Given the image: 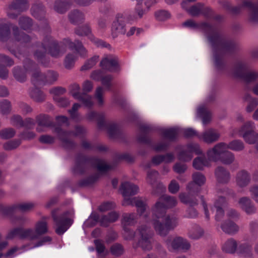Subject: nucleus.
Returning <instances> with one entry per match:
<instances>
[{
  "label": "nucleus",
  "instance_id": "7ed1b4c3",
  "mask_svg": "<svg viewBox=\"0 0 258 258\" xmlns=\"http://www.w3.org/2000/svg\"><path fill=\"white\" fill-rule=\"evenodd\" d=\"M228 147L236 151H241L243 149V146H214L207 152L208 160L201 157L196 158L193 162L194 167L197 170H202L209 165V161H219L224 164H230L234 160V156L227 150Z\"/></svg>",
  "mask_w": 258,
  "mask_h": 258
},
{
  "label": "nucleus",
  "instance_id": "c03bdc74",
  "mask_svg": "<svg viewBox=\"0 0 258 258\" xmlns=\"http://www.w3.org/2000/svg\"><path fill=\"white\" fill-rule=\"evenodd\" d=\"M29 95L30 97L37 102H42L45 99V96L43 93L36 87L31 90Z\"/></svg>",
  "mask_w": 258,
  "mask_h": 258
},
{
  "label": "nucleus",
  "instance_id": "20e7f679",
  "mask_svg": "<svg viewBox=\"0 0 258 258\" xmlns=\"http://www.w3.org/2000/svg\"><path fill=\"white\" fill-rule=\"evenodd\" d=\"M47 230V223L46 219L43 218L36 222L34 230L17 228L10 231L7 237L8 239H11L17 236L21 238L35 240L39 238L42 235L46 233Z\"/></svg>",
  "mask_w": 258,
  "mask_h": 258
},
{
  "label": "nucleus",
  "instance_id": "39448f33",
  "mask_svg": "<svg viewBox=\"0 0 258 258\" xmlns=\"http://www.w3.org/2000/svg\"><path fill=\"white\" fill-rule=\"evenodd\" d=\"M198 197L200 199L202 204L203 205L204 213L206 218L209 219L210 216V211H213V208L208 207L205 202L204 198L202 196H199L197 194L196 195H187L185 193L180 194L179 195V199L181 202L183 203L188 204L190 207L187 210V217L189 218H195L198 215V212L192 207L196 206L198 204L197 198Z\"/></svg>",
  "mask_w": 258,
  "mask_h": 258
},
{
  "label": "nucleus",
  "instance_id": "423d86ee",
  "mask_svg": "<svg viewBox=\"0 0 258 258\" xmlns=\"http://www.w3.org/2000/svg\"><path fill=\"white\" fill-rule=\"evenodd\" d=\"M153 224L156 232L160 236L167 234L169 230L174 228L178 224V219L174 214L164 216L157 219L153 215Z\"/></svg>",
  "mask_w": 258,
  "mask_h": 258
},
{
  "label": "nucleus",
  "instance_id": "1a4fd4ad",
  "mask_svg": "<svg viewBox=\"0 0 258 258\" xmlns=\"http://www.w3.org/2000/svg\"><path fill=\"white\" fill-rule=\"evenodd\" d=\"M177 203V201L175 197L163 195L152 208V214L157 219H159L164 216L167 209L174 207Z\"/></svg>",
  "mask_w": 258,
  "mask_h": 258
},
{
  "label": "nucleus",
  "instance_id": "7c9ffc66",
  "mask_svg": "<svg viewBox=\"0 0 258 258\" xmlns=\"http://www.w3.org/2000/svg\"><path fill=\"white\" fill-rule=\"evenodd\" d=\"M32 15L36 19L41 20L45 13V7L41 3L37 2L34 4L31 8Z\"/></svg>",
  "mask_w": 258,
  "mask_h": 258
},
{
  "label": "nucleus",
  "instance_id": "e2e57ef3",
  "mask_svg": "<svg viewBox=\"0 0 258 258\" xmlns=\"http://www.w3.org/2000/svg\"><path fill=\"white\" fill-rule=\"evenodd\" d=\"M98 56H94L88 59L81 68V71H86L91 69L97 62Z\"/></svg>",
  "mask_w": 258,
  "mask_h": 258
},
{
  "label": "nucleus",
  "instance_id": "603ef678",
  "mask_svg": "<svg viewBox=\"0 0 258 258\" xmlns=\"http://www.w3.org/2000/svg\"><path fill=\"white\" fill-rule=\"evenodd\" d=\"M19 25L22 29L28 30L32 26V20L27 17H21L19 20Z\"/></svg>",
  "mask_w": 258,
  "mask_h": 258
},
{
  "label": "nucleus",
  "instance_id": "680f3d73",
  "mask_svg": "<svg viewBox=\"0 0 258 258\" xmlns=\"http://www.w3.org/2000/svg\"><path fill=\"white\" fill-rule=\"evenodd\" d=\"M112 80L113 77L111 75L104 76L101 77L100 78L102 85L108 90H110L111 87V81Z\"/></svg>",
  "mask_w": 258,
  "mask_h": 258
},
{
  "label": "nucleus",
  "instance_id": "a19ab883",
  "mask_svg": "<svg viewBox=\"0 0 258 258\" xmlns=\"http://www.w3.org/2000/svg\"><path fill=\"white\" fill-rule=\"evenodd\" d=\"M221 227L223 232L228 234H233L238 230V227L231 221L224 222Z\"/></svg>",
  "mask_w": 258,
  "mask_h": 258
},
{
  "label": "nucleus",
  "instance_id": "69168bd1",
  "mask_svg": "<svg viewBox=\"0 0 258 258\" xmlns=\"http://www.w3.org/2000/svg\"><path fill=\"white\" fill-rule=\"evenodd\" d=\"M23 67L25 71H31L36 69V63L28 58H26L23 61Z\"/></svg>",
  "mask_w": 258,
  "mask_h": 258
},
{
  "label": "nucleus",
  "instance_id": "f704fd0d",
  "mask_svg": "<svg viewBox=\"0 0 258 258\" xmlns=\"http://www.w3.org/2000/svg\"><path fill=\"white\" fill-rule=\"evenodd\" d=\"M250 181V176L248 173L245 170L239 172L236 176V183L239 187L246 186Z\"/></svg>",
  "mask_w": 258,
  "mask_h": 258
},
{
  "label": "nucleus",
  "instance_id": "cd10ccee",
  "mask_svg": "<svg viewBox=\"0 0 258 258\" xmlns=\"http://www.w3.org/2000/svg\"><path fill=\"white\" fill-rule=\"evenodd\" d=\"M47 46L44 44V39L41 43H36V49L34 52V55L37 60L41 63L43 62V60L46 54Z\"/></svg>",
  "mask_w": 258,
  "mask_h": 258
},
{
  "label": "nucleus",
  "instance_id": "8fccbe9b",
  "mask_svg": "<svg viewBox=\"0 0 258 258\" xmlns=\"http://www.w3.org/2000/svg\"><path fill=\"white\" fill-rule=\"evenodd\" d=\"M28 249H29V247L20 248L17 246H15L9 249L6 254H4V256L7 258H13L18 254H19L25 250H27Z\"/></svg>",
  "mask_w": 258,
  "mask_h": 258
},
{
  "label": "nucleus",
  "instance_id": "79ce46f5",
  "mask_svg": "<svg viewBox=\"0 0 258 258\" xmlns=\"http://www.w3.org/2000/svg\"><path fill=\"white\" fill-rule=\"evenodd\" d=\"M215 175L218 182L220 183H226L229 179V173L224 168L219 167L215 171Z\"/></svg>",
  "mask_w": 258,
  "mask_h": 258
},
{
  "label": "nucleus",
  "instance_id": "473e14b6",
  "mask_svg": "<svg viewBox=\"0 0 258 258\" xmlns=\"http://www.w3.org/2000/svg\"><path fill=\"white\" fill-rule=\"evenodd\" d=\"M240 207L247 214H250L255 212V208L251 200L246 197L241 198L239 201Z\"/></svg>",
  "mask_w": 258,
  "mask_h": 258
},
{
  "label": "nucleus",
  "instance_id": "a18cd8bd",
  "mask_svg": "<svg viewBox=\"0 0 258 258\" xmlns=\"http://www.w3.org/2000/svg\"><path fill=\"white\" fill-rule=\"evenodd\" d=\"M174 159V155L172 153H168L165 155H157L152 158V163L158 165L162 162H170Z\"/></svg>",
  "mask_w": 258,
  "mask_h": 258
},
{
  "label": "nucleus",
  "instance_id": "864d4df0",
  "mask_svg": "<svg viewBox=\"0 0 258 258\" xmlns=\"http://www.w3.org/2000/svg\"><path fill=\"white\" fill-rule=\"evenodd\" d=\"M74 32L79 36H84L89 35L91 30L90 26L88 24H85L75 28Z\"/></svg>",
  "mask_w": 258,
  "mask_h": 258
},
{
  "label": "nucleus",
  "instance_id": "c756f323",
  "mask_svg": "<svg viewBox=\"0 0 258 258\" xmlns=\"http://www.w3.org/2000/svg\"><path fill=\"white\" fill-rule=\"evenodd\" d=\"M8 7L10 10H16L20 13L27 10L29 5L27 0H14Z\"/></svg>",
  "mask_w": 258,
  "mask_h": 258
},
{
  "label": "nucleus",
  "instance_id": "aec40b11",
  "mask_svg": "<svg viewBox=\"0 0 258 258\" xmlns=\"http://www.w3.org/2000/svg\"><path fill=\"white\" fill-rule=\"evenodd\" d=\"M198 147L199 146H188L187 149L179 152L178 155V159L183 161L190 160L194 156V153L197 155L201 153Z\"/></svg>",
  "mask_w": 258,
  "mask_h": 258
},
{
  "label": "nucleus",
  "instance_id": "f3484780",
  "mask_svg": "<svg viewBox=\"0 0 258 258\" xmlns=\"http://www.w3.org/2000/svg\"><path fill=\"white\" fill-rule=\"evenodd\" d=\"M44 44H46L47 48H48V52L53 57H58L60 53H62L65 51L62 49V44H58V43L53 40L49 36H46L44 38Z\"/></svg>",
  "mask_w": 258,
  "mask_h": 258
},
{
  "label": "nucleus",
  "instance_id": "4468645a",
  "mask_svg": "<svg viewBox=\"0 0 258 258\" xmlns=\"http://www.w3.org/2000/svg\"><path fill=\"white\" fill-rule=\"evenodd\" d=\"M166 244L170 250L177 249L187 250L190 246L187 240L180 237H168L166 241Z\"/></svg>",
  "mask_w": 258,
  "mask_h": 258
},
{
  "label": "nucleus",
  "instance_id": "774afa93",
  "mask_svg": "<svg viewBox=\"0 0 258 258\" xmlns=\"http://www.w3.org/2000/svg\"><path fill=\"white\" fill-rule=\"evenodd\" d=\"M115 207V204L112 202H106L101 204L98 207V210L100 212H106Z\"/></svg>",
  "mask_w": 258,
  "mask_h": 258
},
{
  "label": "nucleus",
  "instance_id": "f8f14e48",
  "mask_svg": "<svg viewBox=\"0 0 258 258\" xmlns=\"http://www.w3.org/2000/svg\"><path fill=\"white\" fill-rule=\"evenodd\" d=\"M137 215L134 213L124 214L122 215L121 223L123 229V237L126 240H132L135 236V233L127 226L132 225L136 222Z\"/></svg>",
  "mask_w": 258,
  "mask_h": 258
},
{
  "label": "nucleus",
  "instance_id": "3c124183",
  "mask_svg": "<svg viewBox=\"0 0 258 258\" xmlns=\"http://www.w3.org/2000/svg\"><path fill=\"white\" fill-rule=\"evenodd\" d=\"M16 133V132L13 128H5L0 131V138L3 140H8L14 137Z\"/></svg>",
  "mask_w": 258,
  "mask_h": 258
},
{
  "label": "nucleus",
  "instance_id": "a878e982",
  "mask_svg": "<svg viewBox=\"0 0 258 258\" xmlns=\"http://www.w3.org/2000/svg\"><path fill=\"white\" fill-rule=\"evenodd\" d=\"M68 19L71 24L79 25L84 22L85 15L79 10H73L68 14Z\"/></svg>",
  "mask_w": 258,
  "mask_h": 258
},
{
  "label": "nucleus",
  "instance_id": "bb28decb",
  "mask_svg": "<svg viewBox=\"0 0 258 258\" xmlns=\"http://www.w3.org/2000/svg\"><path fill=\"white\" fill-rule=\"evenodd\" d=\"M255 127L253 122L248 121L245 122L239 130V133L242 136L246 142L250 141L248 138V135L255 130Z\"/></svg>",
  "mask_w": 258,
  "mask_h": 258
},
{
  "label": "nucleus",
  "instance_id": "4d7b16f0",
  "mask_svg": "<svg viewBox=\"0 0 258 258\" xmlns=\"http://www.w3.org/2000/svg\"><path fill=\"white\" fill-rule=\"evenodd\" d=\"M238 253L243 256H250L251 255V247L246 243L241 244L237 250Z\"/></svg>",
  "mask_w": 258,
  "mask_h": 258
},
{
  "label": "nucleus",
  "instance_id": "c85d7f7f",
  "mask_svg": "<svg viewBox=\"0 0 258 258\" xmlns=\"http://www.w3.org/2000/svg\"><path fill=\"white\" fill-rule=\"evenodd\" d=\"M87 118L91 121L96 120L99 128H103L105 115L103 112L98 113L95 111H90L87 114Z\"/></svg>",
  "mask_w": 258,
  "mask_h": 258
},
{
  "label": "nucleus",
  "instance_id": "e433bc0d",
  "mask_svg": "<svg viewBox=\"0 0 258 258\" xmlns=\"http://www.w3.org/2000/svg\"><path fill=\"white\" fill-rule=\"evenodd\" d=\"M36 122L40 126L53 127L57 126L55 123L50 120L49 117L46 115H39L36 117Z\"/></svg>",
  "mask_w": 258,
  "mask_h": 258
},
{
  "label": "nucleus",
  "instance_id": "9d476101",
  "mask_svg": "<svg viewBox=\"0 0 258 258\" xmlns=\"http://www.w3.org/2000/svg\"><path fill=\"white\" fill-rule=\"evenodd\" d=\"M232 73L234 77L240 78L246 83L255 81L258 78V73L249 71L247 64L241 61L234 64Z\"/></svg>",
  "mask_w": 258,
  "mask_h": 258
},
{
  "label": "nucleus",
  "instance_id": "2eb2a0df",
  "mask_svg": "<svg viewBox=\"0 0 258 258\" xmlns=\"http://www.w3.org/2000/svg\"><path fill=\"white\" fill-rule=\"evenodd\" d=\"M110 138L113 139H122L125 137V134L120 128L119 125L113 121H104L103 128Z\"/></svg>",
  "mask_w": 258,
  "mask_h": 258
},
{
  "label": "nucleus",
  "instance_id": "6e6d98bb",
  "mask_svg": "<svg viewBox=\"0 0 258 258\" xmlns=\"http://www.w3.org/2000/svg\"><path fill=\"white\" fill-rule=\"evenodd\" d=\"M37 240H38V241L35 244H34V245L30 247H29V249L38 247L47 244H49L50 243L52 239L51 237L49 236H45L42 237H41V236L40 237L37 239Z\"/></svg>",
  "mask_w": 258,
  "mask_h": 258
},
{
  "label": "nucleus",
  "instance_id": "72a5a7b5",
  "mask_svg": "<svg viewBox=\"0 0 258 258\" xmlns=\"http://www.w3.org/2000/svg\"><path fill=\"white\" fill-rule=\"evenodd\" d=\"M13 34L16 40L22 43H28L30 41V36L23 32H21L18 26L12 27Z\"/></svg>",
  "mask_w": 258,
  "mask_h": 258
},
{
  "label": "nucleus",
  "instance_id": "f03ea898",
  "mask_svg": "<svg viewBox=\"0 0 258 258\" xmlns=\"http://www.w3.org/2000/svg\"><path fill=\"white\" fill-rule=\"evenodd\" d=\"M208 33V41L213 51L214 62L217 70L221 72H228V67L223 55L219 52L232 54L239 49V45L235 41L221 34L217 29L209 23L203 24Z\"/></svg>",
  "mask_w": 258,
  "mask_h": 258
},
{
  "label": "nucleus",
  "instance_id": "0e129e2a",
  "mask_svg": "<svg viewBox=\"0 0 258 258\" xmlns=\"http://www.w3.org/2000/svg\"><path fill=\"white\" fill-rule=\"evenodd\" d=\"M156 19L160 21H164L170 17V13L165 10H160L155 14Z\"/></svg>",
  "mask_w": 258,
  "mask_h": 258
},
{
  "label": "nucleus",
  "instance_id": "2f4dec72",
  "mask_svg": "<svg viewBox=\"0 0 258 258\" xmlns=\"http://www.w3.org/2000/svg\"><path fill=\"white\" fill-rule=\"evenodd\" d=\"M31 82L35 86L46 84L45 73H42L39 69H36L32 73Z\"/></svg>",
  "mask_w": 258,
  "mask_h": 258
},
{
  "label": "nucleus",
  "instance_id": "0eeeda50",
  "mask_svg": "<svg viewBox=\"0 0 258 258\" xmlns=\"http://www.w3.org/2000/svg\"><path fill=\"white\" fill-rule=\"evenodd\" d=\"M74 214L73 210L63 213L59 210L53 211L52 215L57 234H62L70 228L73 223Z\"/></svg>",
  "mask_w": 258,
  "mask_h": 258
},
{
  "label": "nucleus",
  "instance_id": "dca6fc26",
  "mask_svg": "<svg viewBox=\"0 0 258 258\" xmlns=\"http://www.w3.org/2000/svg\"><path fill=\"white\" fill-rule=\"evenodd\" d=\"M192 182L189 183L187 186V189L189 191L188 195H193L192 193L197 194L200 190V186L205 184L206 179L202 173L197 172L192 176Z\"/></svg>",
  "mask_w": 258,
  "mask_h": 258
},
{
  "label": "nucleus",
  "instance_id": "f257e3e1",
  "mask_svg": "<svg viewBox=\"0 0 258 258\" xmlns=\"http://www.w3.org/2000/svg\"><path fill=\"white\" fill-rule=\"evenodd\" d=\"M120 191L123 197V206L135 205L139 215L144 219V222L138 227L137 232L139 239L137 243H134L135 248L141 247L144 250H149L152 247V236L153 232L150 225L149 218V211L146 200L143 198H132L131 197L136 194L139 191L138 187L129 182L122 183Z\"/></svg>",
  "mask_w": 258,
  "mask_h": 258
},
{
  "label": "nucleus",
  "instance_id": "412c9836",
  "mask_svg": "<svg viewBox=\"0 0 258 258\" xmlns=\"http://www.w3.org/2000/svg\"><path fill=\"white\" fill-rule=\"evenodd\" d=\"M139 129L142 134L138 136V142L140 144H144L151 145V140L145 134H148L152 131L153 130V127L149 125L141 124L139 126Z\"/></svg>",
  "mask_w": 258,
  "mask_h": 258
},
{
  "label": "nucleus",
  "instance_id": "5701e85b",
  "mask_svg": "<svg viewBox=\"0 0 258 258\" xmlns=\"http://www.w3.org/2000/svg\"><path fill=\"white\" fill-rule=\"evenodd\" d=\"M64 42L71 50L75 49L81 56H85L87 51L83 45L82 43L79 40L72 42L70 39H66Z\"/></svg>",
  "mask_w": 258,
  "mask_h": 258
},
{
  "label": "nucleus",
  "instance_id": "ea45409f",
  "mask_svg": "<svg viewBox=\"0 0 258 258\" xmlns=\"http://www.w3.org/2000/svg\"><path fill=\"white\" fill-rule=\"evenodd\" d=\"M236 241L232 239H228L223 244L222 248V250L228 253H233L236 251L237 248Z\"/></svg>",
  "mask_w": 258,
  "mask_h": 258
},
{
  "label": "nucleus",
  "instance_id": "a211bd4d",
  "mask_svg": "<svg viewBox=\"0 0 258 258\" xmlns=\"http://www.w3.org/2000/svg\"><path fill=\"white\" fill-rule=\"evenodd\" d=\"M53 133H55L58 138L62 143L67 145H74L73 138L74 133L73 131H67L62 129L59 126H55Z\"/></svg>",
  "mask_w": 258,
  "mask_h": 258
},
{
  "label": "nucleus",
  "instance_id": "5fc2aeb1",
  "mask_svg": "<svg viewBox=\"0 0 258 258\" xmlns=\"http://www.w3.org/2000/svg\"><path fill=\"white\" fill-rule=\"evenodd\" d=\"M203 6L204 4L198 3L189 8L187 10V12L192 17L198 16L201 14V9L203 8Z\"/></svg>",
  "mask_w": 258,
  "mask_h": 258
},
{
  "label": "nucleus",
  "instance_id": "b1692460",
  "mask_svg": "<svg viewBox=\"0 0 258 258\" xmlns=\"http://www.w3.org/2000/svg\"><path fill=\"white\" fill-rule=\"evenodd\" d=\"M180 132V129L177 127L163 128L161 130V134L163 137L170 142L175 141Z\"/></svg>",
  "mask_w": 258,
  "mask_h": 258
},
{
  "label": "nucleus",
  "instance_id": "bf43d9fd",
  "mask_svg": "<svg viewBox=\"0 0 258 258\" xmlns=\"http://www.w3.org/2000/svg\"><path fill=\"white\" fill-rule=\"evenodd\" d=\"M45 75L46 84H52L54 82L56 81L58 77V73L52 70L48 71L46 73H45Z\"/></svg>",
  "mask_w": 258,
  "mask_h": 258
},
{
  "label": "nucleus",
  "instance_id": "6ab92c4d",
  "mask_svg": "<svg viewBox=\"0 0 258 258\" xmlns=\"http://www.w3.org/2000/svg\"><path fill=\"white\" fill-rule=\"evenodd\" d=\"M100 66L104 70L109 72H116L119 70L118 58L115 56L108 55L103 58Z\"/></svg>",
  "mask_w": 258,
  "mask_h": 258
},
{
  "label": "nucleus",
  "instance_id": "4be33fe9",
  "mask_svg": "<svg viewBox=\"0 0 258 258\" xmlns=\"http://www.w3.org/2000/svg\"><path fill=\"white\" fill-rule=\"evenodd\" d=\"M220 137V133L217 130L212 128L205 131L201 136H198L199 138H202L207 144H212L217 141Z\"/></svg>",
  "mask_w": 258,
  "mask_h": 258
},
{
  "label": "nucleus",
  "instance_id": "393cba45",
  "mask_svg": "<svg viewBox=\"0 0 258 258\" xmlns=\"http://www.w3.org/2000/svg\"><path fill=\"white\" fill-rule=\"evenodd\" d=\"M112 32L113 35L117 36L118 34H124L126 32L125 21L121 17H118L116 21H114L112 26Z\"/></svg>",
  "mask_w": 258,
  "mask_h": 258
},
{
  "label": "nucleus",
  "instance_id": "09e8293b",
  "mask_svg": "<svg viewBox=\"0 0 258 258\" xmlns=\"http://www.w3.org/2000/svg\"><path fill=\"white\" fill-rule=\"evenodd\" d=\"M204 23H207V22H203L200 24H197L192 20H188L183 23V26L187 27L192 28L194 29L201 28L204 32L207 39H208V33L206 32L205 29V26L203 25Z\"/></svg>",
  "mask_w": 258,
  "mask_h": 258
},
{
  "label": "nucleus",
  "instance_id": "49530a36",
  "mask_svg": "<svg viewBox=\"0 0 258 258\" xmlns=\"http://www.w3.org/2000/svg\"><path fill=\"white\" fill-rule=\"evenodd\" d=\"M13 73L14 78L19 82H24L26 80V71H24L21 67L16 66L13 69Z\"/></svg>",
  "mask_w": 258,
  "mask_h": 258
},
{
  "label": "nucleus",
  "instance_id": "58836bf2",
  "mask_svg": "<svg viewBox=\"0 0 258 258\" xmlns=\"http://www.w3.org/2000/svg\"><path fill=\"white\" fill-rule=\"evenodd\" d=\"M71 3L67 0H56L54 3V9L58 13L63 14L69 9Z\"/></svg>",
  "mask_w": 258,
  "mask_h": 258
},
{
  "label": "nucleus",
  "instance_id": "6e6552de",
  "mask_svg": "<svg viewBox=\"0 0 258 258\" xmlns=\"http://www.w3.org/2000/svg\"><path fill=\"white\" fill-rule=\"evenodd\" d=\"M119 214L116 212H110L108 216H103L100 218L99 214L93 211L88 218L84 222L83 228L86 231V228L92 227L97 223H99L102 226H107L110 223L115 222L117 220Z\"/></svg>",
  "mask_w": 258,
  "mask_h": 258
},
{
  "label": "nucleus",
  "instance_id": "4c0bfd02",
  "mask_svg": "<svg viewBox=\"0 0 258 258\" xmlns=\"http://www.w3.org/2000/svg\"><path fill=\"white\" fill-rule=\"evenodd\" d=\"M73 97L81 101L88 108H91L93 105L92 97L85 93H82V94L75 93L73 94Z\"/></svg>",
  "mask_w": 258,
  "mask_h": 258
},
{
  "label": "nucleus",
  "instance_id": "9b49d317",
  "mask_svg": "<svg viewBox=\"0 0 258 258\" xmlns=\"http://www.w3.org/2000/svg\"><path fill=\"white\" fill-rule=\"evenodd\" d=\"M218 197L214 203V208L216 210L215 220L220 221L224 216V208L226 204V197L229 195L228 188H219L218 189Z\"/></svg>",
  "mask_w": 258,
  "mask_h": 258
},
{
  "label": "nucleus",
  "instance_id": "ddd939ff",
  "mask_svg": "<svg viewBox=\"0 0 258 258\" xmlns=\"http://www.w3.org/2000/svg\"><path fill=\"white\" fill-rule=\"evenodd\" d=\"M33 202H22L14 204L11 206L3 207V213L7 216H11L17 211L27 212L32 209L35 207Z\"/></svg>",
  "mask_w": 258,
  "mask_h": 258
},
{
  "label": "nucleus",
  "instance_id": "13d9d810",
  "mask_svg": "<svg viewBox=\"0 0 258 258\" xmlns=\"http://www.w3.org/2000/svg\"><path fill=\"white\" fill-rule=\"evenodd\" d=\"M11 110V102L5 99L0 102V111L3 114H8Z\"/></svg>",
  "mask_w": 258,
  "mask_h": 258
},
{
  "label": "nucleus",
  "instance_id": "338daca9",
  "mask_svg": "<svg viewBox=\"0 0 258 258\" xmlns=\"http://www.w3.org/2000/svg\"><path fill=\"white\" fill-rule=\"evenodd\" d=\"M75 56L72 53L68 54L64 60V66L67 69H71L74 65Z\"/></svg>",
  "mask_w": 258,
  "mask_h": 258
},
{
  "label": "nucleus",
  "instance_id": "c9c22d12",
  "mask_svg": "<svg viewBox=\"0 0 258 258\" xmlns=\"http://www.w3.org/2000/svg\"><path fill=\"white\" fill-rule=\"evenodd\" d=\"M11 23L0 24V41H7L11 36Z\"/></svg>",
  "mask_w": 258,
  "mask_h": 258
},
{
  "label": "nucleus",
  "instance_id": "052dcab7",
  "mask_svg": "<svg viewBox=\"0 0 258 258\" xmlns=\"http://www.w3.org/2000/svg\"><path fill=\"white\" fill-rule=\"evenodd\" d=\"M94 244L96 246L98 256H104L107 251L105 250V247L102 242L100 240L97 239L94 240Z\"/></svg>",
  "mask_w": 258,
  "mask_h": 258
},
{
  "label": "nucleus",
  "instance_id": "de8ad7c7",
  "mask_svg": "<svg viewBox=\"0 0 258 258\" xmlns=\"http://www.w3.org/2000/svg\"><path fill=\"white\" fill-rule=\"evenodd\" d=\"M95 166L97 170L102 173H106L113 168V165L108 164L104 161L99 159L95 161Z\"/></svg>",
  "mask_w": 258,
  "mask_h": 258
},
{
  "label": "nucleus",
  "instance_id": "37998d69",
  "mask_svg": "<svg viewBox=\"0 0 258 258\" xmlns=\"http://www.w3.org/2000/svg\"><path fill=\"white\" fill-rule=\"evenodd\" d=\"M198 115L202 118L204 124H207L210 122L211 113L207 108L204 106L200 107L198 109Z\"/></svg>",
  "mask_w": 258,
  "mask_h": 258
}]
</instances>
